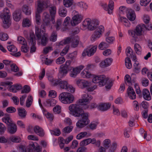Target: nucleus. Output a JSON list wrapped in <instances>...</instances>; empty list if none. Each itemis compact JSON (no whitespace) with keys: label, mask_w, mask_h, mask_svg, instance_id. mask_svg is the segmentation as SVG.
I'll return each instance as SVG.
<instances>
[{"label":"nucleus","mask_w":152,"mask_h":152,"mask_svg":"<svg viewBox=\"0 0 152 152\" xmlns=\"http://www.w3.org/2000/svg\"><path fill=\"white\" fill-rule=\"evenodd\" d=\"M69 108L72 114L75 116H81L82 118L76 124L77 127L82 128L89 123V121L88 118V114L87 113H85L78 105L75 104H71L69 106Z\"/></svg>","instance_id":"nucleus-1"},{"label":"nucleus","mask_w":152,"mask_h":152,"mask_svg":"<svg viewBox=\"0 0 152 152\" xmlns=\"http://www.w3.org/2000/svg\"><path fill=\"white\" fill-rule=\"evenodd\" d=\"M92 82L95 83H99L100 86L105 85L106 88L110 89L112 86V83L109 78L104 75H96L93 74Z\"/></svg>","instance_id":"nucleus-2"},{"label":"nucleus","mask_w":152,"mask_h":152,"mask_svg":"<svg viewBox=\"0 0 152 152\" xmlns=\"http://www.w3.org/2000/svg\"><path fill=\"white\" fill-rule=\"evenodd\" d=\"M145 28V26L144 25H138L134 30H129L128 33L135 40H137V36H140L144 35Z\"/></svg>","instance_id":"nucleus-3"},{"label":"nucleus","mask_w":152,"mask_h":152,"mask_svg":"<svg viewBox=\"0 0 152 152\" xmlns=\"http://www.w3.org/2000/svg\"><path fill=\"white\" fill-rule=\"evenodd\" d=\"M59 99L63 103L67 104L72 103L74 101L75 98L71 93L63 92L59 94Z\"/></svg>","instance_id":"nucleus-4"},{"label":"nucleus","mask_w":152,"mask_h":152,"mask_svg":"<svg viewBox=\"0 0 152 152\" xmlns=\"http://www.w3.org/2000/svg\"><path fill=\"white\" fill-rule=\"evenodd\" d=\"M10 17L9 10L7 8L4 9L0 15V17L2 19L3 26L4 28H7L10 26L11 22Z\"/></svg>","instance_id":"nucleus-5"},{"label":"nucleus","mask_w":152,"mask_h":152,"mask_svg":"<svg viewBox=\"0 0 152 152\" xmlns=\"http://www.w3.org/2000/svg\"><path fill=\"white\" fill-rule=\"evenodd\" d=\"M99 24V22L96 20H91L89 18L85 19L83 22V25L84 28H88L90 30H94Z\"/></svg>","instance_id":"nucleus-6"},{"label":"nucleus","mask_w":152,"mask_h":152,"mask_svg":"<svg viewBox=\"0 0 152 152\" xmlns=\"http://www.w3.org/2000/svg\"><path fill=\"white\" fill-rule=\"evenodd\" d=\"M102 146L108 149V152H114L116 149L117 144L116 142H113L111 145V141L109 139L104 140L102 142Z\"/></svg>","instance_id":"nucleus-7"},{"label":"nucleus","mask_w":152,"mask_h":152,"mask_svg":"<svg viewBox=\"0 0 152 152\" xmlns=\"http://www.w3.org/2000/svg\"><path fill=\"white\" fill-rule=\"evenodd\" d=\"M42 19L43 21L42 26L44 28L46 26H49L52 23L51 20V16L46 12H44L42 16Z\"/></svg>","instance_id":"nucleus-8"},{"label":"nucleus","mask_w":152,"mask_h":152,"mask_svg":"<svg viewBox=\"0 0 152 152\" xmlns=\"http://www.w3.org/2000/svg\"><path fill=\"white\" fill-rule=\"evenodd\" d=\"M125 83L129 86H134L137 94H139L140 93L141 91L138 84L135 83L134 82H132L129 75H126L125 77Z\"/></svg>","instance_id":"nucleus-9"},{"label":"nucleus","mask_w":152,"mask_h":152,"mask_svg":"<svg viewBox=\"0 0 152 152\" xmlns=\"http://www.w3.org/2000/svg\"><path fill=\"white\" fill-rule=\"evenodd\" d=\"M92 99V97L91 96L87 94L84 93L82 94L81 98L78 100L77 102L79 105H86Z\"/></svg>","instance_id":"nucleus-10"},{"label":"nucleus","mask_w":152,"mask_h":152,"mask_svg":"<svg viewBox=\"0 0 152 152\" xmlns=\"http://www.w3.org/2000/svg\"><path fill=\"white\" fill-rule=\"evenodd\" d=\"M28 41L29 45L31 46L30 53H33L35 52L36 50V47L35 46L36 40L35 36L33 34H30Z\"/></svg>","instance_id":"nucleus-11"},{"label":"nucleus","mask_w":152,"mask_h":152,"mask_svg":"<svg viewBox=\"0 0 152 152\" xmlns=\"http://www.w3.org/2000/svg\"><path fill=\"white\" fill-rule=\"evenodd\" d=\"M50 6V1L49 0H37L36 4V7H37L38 11L40 10L44 7Z\"/></svg>","instance_id":"nucleus-12"},{"label":"nucleus","mask_w":152,"mask_h":152,"mask_svg":"<svg viewBox=\"0 0 152 152\" xmlns=\"http://www.w3.org/2000/svg\"><path fill=\"white\" fill-rule=\"evenodd\" d=\"M76 84L81 88H87L90 87L91 84L88 81L80 79L76 80Z\"/></svg>","instance_id":"nucleus-13"},{"label":"nucleus","mask_w":152,"mask_h":152,"mask_svg":"<svg viewBox=\"0 0 152 152\" xmlns=\"http://www.w3.org/2000/svg\"><path fill=\"white\" fill-rule=\"evenodd\" d=\"M84 67V66L82 65L75 67H71L70 74V76L72 77H75L77 74L80 73Z\"/></svg>","instance_id":"nucleus-14"},{"label":"nucleus","mask_w":152,"mask_h":152,"mask_svg":"<svg viewBox=\"0 0 152 152\" xmlns=\"http://www.w3.org/2000/svg\"><path fill=\"white\" fill-rule=\"evenodd\" d=\"M82 19V17L81 15L77 14L72 18L71 21V24L72 26H75L79 23Z\"/></svg>","instance_id":"nucleus-15"},{"label":"nucleus","mask_w":152,"mask_h":152,"mask_svg":"<svg viewBox=\"0 0 152 152\" xmlns=\"http://www.w3.org/2000/svg\"><path fill=\"white\" fill-rule=\"evenodd\" d=\"M48 8H49V10L51 16V22L53 24H54L55 22V17L56 12V7L52 6L50 3V6Z\"/></svg>","instance_id":"nucleus-16"},{"label":"nucleus","mask_w":152,"mask_h":152,"mask_svg":"<svg viewBox=\"0 0 152 152\" xmlns=\"http://www.w3.org/2000/svg\"><path fill=\"white\" fill-rule=\"evenodd\" d=\"M49 6H46L42 8L40 10L38 11L37 9V7H36L37 12L35 13L36 22L37 24L39 25L41 23V19L40 14L43 11V10H45L48 8Z\"/></svg>","instance_id":"nucleus-17"},{"label":"nucleus","mask_w":152,"mask_h":152,"mask_svg":"<svg viewBox=\"0 0 152 152\" xmlns=\"http://www.w3.org/2000/svg\"><path fill=\"white\" fill-rule=\"evenodd\" d=\"M7 48L9 51L12 53L11 54L13 56L15 57H18L20 56V52H19L16 53L18 50L17 48L14 45H12L8 46L7 47Z\"/></svg>","instance_id":"nucleus-18"},{"label":"nucleus","mask_w":152,"mask_h":152,"mask_svg":"<svg viewBox=\"0 0 152 152\" xmlns=\"http://www.w3.org/2000/svg\"><path fill=\"white\" fill-rule=\"evenodd\" d=\"M34 131L37 135L41 137H43L45 134L44 129L38 126H35L34 127Z\"/></svg>","instance_id":"nucleus-19"},{"label":"nucleus","mask_w":152,"mask_h":152,"mask_svg":"<svg viewBox=\"0 0 152 152\" xmlns=\"http://www.w3.org/2000/svg\"><path fill=\"white\" fill-rule=\"evenodd\" d=\"M97 48L96 45L90 46L86 49L87 55L88 56H91L94 55L96 52Z\"/></svg>","instance_id":"nucleus-20"},{"label":"nucleus","mask_w":152,"mask_h":152,"mask_svg":"<svg viewBox=\"0 0 152 152\" xmlns=\"http://www.w3.org/2000/svg\"><path fill=\"white\" fill-rule=\"evenodd\" d=\"M113 61V59L110 58H106L101 62L100 66L102 68L108 66L111 64Z\"/></svg>","instance_id":"nucleus-21"},{"label":"nucleus","mask_w":152,"mask_h":152,"mask_svg":"<svg viewBox=\"0 0 152 152\" xmlns=\"http://www.w3.org/2000/svg\"><path fill=\"white\" fill-rule=\"evenodd\" d=\"M111 105V104L108 103H101L98 106V108L101 110L105 111L109 109Z\"/></svg>","instance_id":"nucleus-22"},{"label":"nucleus","mask_w":152,"mask_h":152,"mask_svg":"<svg viewBox=\"0 0 152 152\" xmlns=\"http://www.w3.org/2000/svg\"><path fill=\"white\" fill-rule=\"evenodd\" d=\"M2 120L4 123L8 126L14 123L10 115L8 114H5V116L2 118Z\"/></svg>","instance_id":"nucleus-23"},{"label":"nucleus","mask_w":152,"mask_h":152,"mask_svg":"<svg viewBox=\"0 0 152 152\" xmlns=\"http://www.w3.org/2000/svg\"><path fill=\"white\" fill-rule=\"evenodd\" d=\"M127 94L130 99H134L136 98V94L134 90L131 86H129L128 87L127 90Z\"/></svg>","instance_id":"nucleus-24"},{"label":"nucleus","mask_w":152,"mask_h":152,"mask_svg":"<svg viewBox=\"0 0 152 152\" xmlns=\"http://www.w3.org/2000/svg\"><path fill=\"white\" fill-rule=\"evenodd\" d=\"M13 17L15 21H19L21 18V12L20 10H16L13 14Z\"/></svg>","instance_id":"nucleus-25"},{"label":"nucleus","mask_w":152,"mask_h":152,"mask_svg":"<svg viewBox=\"0 0 152 152\" xmlns=\"http://www.w3.org/2000/svg\"><path fill=\"white\" fill-rule=\"evenodd\" d=\"M7 128V131L10 133L13 134H15L17 131V128L16 125L13 123L9 125Z\"/></svg>","instance_id":"nucleus-26"},{"label":"nucleus","mask_w":152,"mask_h":152,"mask_svg":"<svg viewBox=\"0 0 152 152\" xmlns=\"http://www.w3.org/2000/svg\"><path fill=\"white\" fill-rule=\"evenodd\" d=\"M81 76L83 78H90L92 77L93 74L86 69H84L81 73Z\"/></svg>","instance_id":"nucleus-27"},{"label":"nucleus","mask_w":152,"mask_h":152,"mask_svg":"<svg viewBox=\"0 0 152 152\" xmlns=\"http://www.w3.org/2000/svg\"><path fill=\"white\" fill-rule=\"evenodd\" d=\"M48 37L47 34L43 33L41 35V39H37L38 40L41 39L42 45L43 46H45L46 45L48 42Z\"/></svg>","instance_id":"nucleus-28"},{"label":"nucleus","mask_w":152,"mask_h":152,"mask_svg":"<svg viewBox=\"0 0 152 152\" xmlns=\"http://www.w3.org/2000/svg\"><path fill=\"white\" fill-rule=\"evenodd\" d=\"M127 17L128 19L130 21L134 20L136 18L134 12L132 10H129L127 14Z\"/></svg>","instance_id":"nucleus-29"},{"label":"nucleus","mask_w":152,"mask_h":152,"mask_svg":"<svg viewBox=\"0 0 152 152\" xmlns=\"http://www.w3.org/2000/svg\"><path fill=\"white\" fill-rule=\"evenodd\" d=\"M143 98L147 100H150L151 99V96L149 91L147 89H144L142 92Z\"/></svg>","instance_id":"nucleus-30"},{"label":"nucleus","mask_w":152,"mask_h":152,"mask_svg":"<svg viewBox=\"0 0 152 152\" xmlns=\"http://www.w3.org/2000/svg\"><path fill=\"white\" fill-rule=\"evenodd\" d=\"M18 114L19 116L22 118H25L27 114V112L22 107H19L18 109Z\"/></svg>","instance_id":"nucleus-31"},{"label":"nucleus","mask_w":152,"mask_h":152,"mask_svg":"<svg viewBox=\"0 0 152 152\" xmlns=\"http://www.w3.org/2000/svg\"><path fill=\"white\" fill-rule=\"evenodd\" d=\"M22 10L27 15H30L31 14V7L28 6L23 5L22 8Z\"/></svg>","instance_id":"nucleus-32"},{"label":"nucleus","mask_w":152,"mask_h":152,"mask_svg":"<svg viewBox=\"0 0 152 152\" xmlns=\"http://www.w3.org/2000/svg\"><path fill=\"white\" fill-rule=\"evenodd\" d=\"M101 34L96 30L94 32V34L92 35L91 37V40L92 41H95L97 38H99L101 35Z\"/></svg>","instance_id":"nucleus-33"},{"label":"nucleus","mask_w":152,"mask_h":152,"mask_svg":"<svg viewBox=\"0 0 152 152\" xmlns=\"http://www.w3.org/2000/svg\"><path fill=\"white\" fill-rule=\"evenodd\" d=\"M9 140L14 143H19L21 141V139L20 137L15 135L10 137H9Z\"/></svg>","instance_id":"nucleus-34"},{"label":"nucleus","mask_w":152,"mask_h":152,"mask_svg":"<svg viewBox=\"0 0 152 152\" xmlns=\"http://www.w3.org/2000/svg\"><path fill=\"white\" fill-rule=\"evenodd\" d=\"M12 82H1L0 83V90L5 91L6 90L5 87L12 84Z\"/></svg>","instance_id":"nucleus-35"},{"label":"nucleus","mask_w":152,"mask_h":152,"mask_svg":"<svg viewBox=\"0 0 152 152\" xmlns=\"http://www.w3.org/2000/svg\"><path fill=\"white\" fill-rule=\"evenodd\" d=\"M67 12V10L64 7H61L59 9L58 13L61 17H65L66 15Z\"/></svg>","instance_id":"nucleus-36"},{"label":"nucleus","mask_w":152,"mask_h":152,"mask_svg":"<svg viewBox=\"0 0 152 152\" xmlns=\"http://www.w3.org/2000/svg\"><path fill=\"white\" fill-rule=\"evenodd\" d=\"M134 48L137 53L140 54L141 53L142 49L140 45L138 43H135L134 45Z\"/></svg>","instance_id":"nucleus-37"},{"label":"nucleus","mask_w":152,"mask_h":152,"mask_svg":"<svg viewBox=\"0 0 152 152\" xmlns=\"http://www.w3.org/2000/svg\"><path fill=\"white\" fill-rule=\"evenodd\" d=\"M59 85L61 88L64 89H66L69 85L67 82L64 80L60 81Z\"/></svg>","instance_id":"nucleus-38"},{"label":"nucleus","mask_w":152,"mask_h":152,"mask_svg":"<svg viewBox=\"0 0 152 152\" xmlns=\"http://www.w3.org/2000/svg\"><path fill=\"white\" fill-rule=\"evenodd\" d=\"M73 0H63V3L64 5L66 7H69L72 4Z\"/></svg>","instance_id":"nucleus-39"},{"label":"nucleus","mask_w":152,"mask_h":152,"mask_svg":"<svg viewBox=\"0 0 152 152\" xmlns=\"http://www.w3.org/2000/svg\"><path fill=\"white\" fill-rule=\"evenodd\" d=\"M121 21L126 27H129L130 26V23L128 20L126 18L123 17H120Z\"/></svg>","instance_id":"nucleus-40"},{"label":"nucleus","mask_w":152,"mask_h":152,"mask_svg":"<svg viewBox=\"0 0 152 152\" xmlns=\"http://www.w3.org/2000/svg\"><path fill=\"white\" fill-rule=\"evenodd\" d=\"M22 25L23 27H29L31 25V21L28 18H25L23 20Z\"/></svg>","instance_id":"nucleus-41"},{"label":"nucleus","mask_w":152,"mask_h":152,"mask_svg":"<svg viewBox=\"0 0 152 152\" xmlns=\"http://www.w3.org/2000/svg\"><path fill=\"white\" fill-rule=\"evenodd\" d=\"M48 80L50 82L51 84L53 86H56L58 84H59L60 81L54 79L52 77H49Z\"/></svg>","instance_id":"nucleus-42"},{"label":"nucleus","mask_w":152,"mask_h":152,"mask_svg":"<svg viewBox=\"0 0 152 152\" xmlns=\"http://www.w3.org/2000/svg\"><path fill=\"white\" fill-rule=\"evenodd\" d=\"M8 38L9 37L6 33L2 31L0 32V40L1 41H5L7 40Z\"/></svg>","instance_id":"nucleus-43"},{"label":"nucleus","mask_w":152,"mask_h":152,"mask_svg":"<svg viewBox=\"0 0 152 152\" xmlns=\"http://www.w3.org/2000/svg\"><path fill=\"white\" fill-rule=\"evenodd\" d=\"M61 69V70L59 71L58 76L60 78H61L67 74L68 71L67 69L64 68Z\"/></svg>","instance_id":"nucleus-44"},{"label":"nucleus","mask_w":152,"mask_h":152,"mask_svg":"<svg viewBox=\"0 0 152 152\" xmlns=\"http://www.w3.org/2000/svg\"><path fill=\"white\" fill-rule=\"evenodd\" d=\"M108 45L105 42H101L98 46L99 49L101 50H104L108 47Z\"/></svg>","instance_id":"nucleus-45"},{"label":"nucleus","mask_w":152,"mask_h":152,"mask_svg":"<svg viewBox=\"0 0 152 152\" xmlns=\"http://www.w3.org/2000/svg\"><path fill=\"white\" fill-rule=\"evenodd\" d=\"M90 143H91V138H89L83 140L80 142V144L81 146H83Z\"/></svg>","instance_id":"nucleus-46"},{"label":"nucleus","mask_w":152,"mask_h":152,"mask_svg":"<svg viewBox=\"0 0 152 152\" xmlns=\"http://www.w3.org/2000/svg\"><path fill=\"white\" fill-rule=\"evenodd\" d=\"M79 41V38L77 37L72 39V46L73 47H76L78 45Z\"/></svg>","instance_id":"nucleus-47"},{"label":"nucleus","mask_w":152,"mask_h":152,"mask_svg":"<svg viewBox=\"0 0 152 152\" xmlns=\"http://www.w3.org/2000/svg\"><path fill=\"white\" fill-rule=\"evenodd\" d=\"M17 40L18 42L19 43L23 45H26L27 43L24 37L20 36H19L18 37Z\"/></svg>","instance_id":"nucleus-48"},{"label":"nucleus","mask_w":152,"mask_h":152,"mask_svg":"<svg viewBox=\"0 0 152 152\" xmlns=\"http://www.w3.org/2000/svg\"><path fill=\"white\" fill-rule=\"evenodd\" d=\"M88 133L86 132H82L78 134L76 136L77 140H80L86 137Z\"/></svg>","instance_id":"nucleus-49"},{"label":"nucleus","mask_w":152,"mask_h":152,"mask_svg":"<svg viewBox=\"0 0 152 152\" xmlns=\"http://www.w3.org/2000/svg\"><path fill=\"white\" fill-rule=\"evenodd\" d=\"M125 65L128 69H130L132 67V64L130 58L127 57L125 60Z\"/></svg>","instance_id":"nucleus-50"},{"label":"nucleus","mask_w":152,"mask_h":152,"mask_svg":"<svg viewBox=\"0 0 152 152\" xmlns=\"http://www.w3.org/2000/svg\"><path fill=\"white\" fill-rule=\"evenodd\" d=\"M114 7V3L112 0H110L108 4V7L109 9L111 10V11L108 10V13L110 14L112 13V10L113 9Z\"/></svg>","instance_id":"nucleus-51"},{"label":"nucleus","mask_w":152,"mask_h":152,"mask_svg":"<svg viewBox=\"0 0 152 152\" xmlns=\"http://www.w3.org/2000/svg\"><path fill=\"white\" fill-rule=\"evenodd\" d=\"M30 88L28 86L25 85L24 86L23 89L21 91V93H28L30 91Z\"/></svg>","instance_id":"nucleus-52"},{"label":"nucleus","mask_w":152,"mask_h":152,"mask_svg":"<svg viewBox=\"0 0 152 152\" xmlns=\"http://www.w3.org/2000/svg\"><path fill=\"white\" fill-rule=\"evenodd\" d=\"M46 102L50 106H53L55 105L56 103V100L54 99H50L46 100Z\"/></svg>","instance_id":"nucleus-53"},{"label":"nucleus","mask_w":152,"mask_h":152,"mask_svg":"<svg viewBox=\"0 0 152 152\" xmlns=\"http://www.w3.org/2000/svg\"><path fill=\"white\" fill-rule=\"evenodd\" d=\"M134 70L135 72H138L140 70V67L139 66V63L137 61H135V62L134 65Z\"/></svg>","instance_id":"nucleus-54"},{"label":"nucleus","mask_w":152,"mask_h":152,"mask_svg":"<svg viewBox=\"0 0 152 152\" xmlns=\"http://www.w3.org/2000/svg\"><path fill=\"white\" fill-rule=\"evenodd\" d=\"M53 110L55 114H59L61 112V107L59 105H57L53 108Z\"/></svg>","instance_id":"nucleus-55"},{"label":"nucleus","mask_w":152,"mask_h":152,"mask_svg":"<svg viewBox=\"0 0 152 152\" xmlns=\"http://www.w3.org/2000/svg\"><path fill=\"white\" fill-rule=\"evenodd\" d=\"M10 67L11 71L13 72H16L19 71V68L15 64H11Z\"/></svg>","instance_id":"nucleus-56"},{"label":"nucleus","mask_w":152,"mask_h":152,"mask_svg":"<svg viewBox=\"0 0 152 152\" xmlns=\"http://www.w3.org/2000/svg\"><path fill=\"white\" fill-rule=\"evenodd\" d=\"M65 61V59L64 57H60L56 60V63L57 64H60L64 63Z\"/></svg>","instance_id":"nucleus-57"},{"label":"nucleus","mask_w":152,"mask_h":152,"mask_svg":"<svg viewBox=\"0 0 152 152\" xmlns=\"http://www.w3.org/2000/svg\"><path fill=\"white\" fill-rule=\"evenodd\" d=\"M40 31V30L39 28L37 27H36L35 34L36 37H37V39H41V36L42 34Z\"/></svg>","instance_id":"nucleus-58"},{"label":"nucleus","mask_w":152,"mask_h":152,"mask_svg":"<svg viewBox=\"0 0 152 152\" xmlns=\"http://www.w3.org/2000/svg\"><path fill=\"white\" fill-rule=\"evenodd\" d=\"M71 40V39L69 38L68 37L65 39L61 41L60 42L59 45H63L66 44H68L70 42Z\"/></svg>","instance_id":"nucleus-59"},{"label":"nucleus","mask_w":152,"mask_h":152,"mask_svg":"<svg viewBox=\"0 0 152 152\" xmlns=\"http://www.w3.org/2000/svg\"><path fill=\"white\" fill-rule=\"evenodd\" d=\"M58 142L61 149L63 148L64 145V140L62 137H59L58 138Z\"/></svg>","instance_id":"nucleus-60"},{"label":"nucleus","mask_w":152,"mask_h":152,"mask_svg":"<svg viewBox=\"0 0 152 152\" xmlns=\"http://www.w3.org/2000/svg\"><path fill=\"white\" fill-rule=\"evenodd\" d=\"M6 111L9 113H13L16 111V109L13 107H9L7 108Z\"/></svg>","instance_id":"nucleus-61"},{"label":"nucleus","mask_w":152,"mask_h":152,"mask_svg":"<svg viewBox=\"0 0 152 152\" xmlns=\"http://www.w3.org/2000/svg\"><path fill=\"white\" fill-rule=\"evenodd\" d=\"M71 63V61L70 60L66 61L64 65H62L60 66L61 68H65L67 69L70 65Z\"/></svg>","instance_id":"nucleus-62"},{"label":"nucleus","mask_w":152,"mask_h":152,"mask_svg":"<svg viewBox=\"0 0 152 152\" xmlns=\"http://www.w3.org/2000/svg\"><path fill=\"white\" fill-rule=\"evenodd\" d=\"M45 113L46 117L49 120L51 121L53 120L54 116L53 114L48 112Z\"/></svg>","instance_id":"nucleus-63"},{"label":"nucleus","mask_w":152,"mask_h":152,"mask_svg":"<svg viewBox=\"0 0 152 152\" xmlns=\"http://www.w3.org/2000/svg\"><path fill=\"white\" fill-rule=\"evenodd\" d=\"M73 129V126H67L65 127L63 129V132L65 133H70Z\"/></svg>","instance_id":"nucleus-64"}]
</instances>
